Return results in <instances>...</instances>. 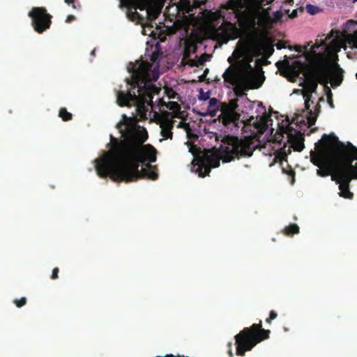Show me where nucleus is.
Listing matches in <instances>:
<instances>
[{
	"label": "nucleus",
	"instance_id": "obj_11",
	"mask_svg": "<svg viewBox=\"0 0 357 357\" xmlns=\"http://www.w3.org/2000/svg\"><path fill=\"white\" fill-rule=\"evenodd\" d=\"M331 146V158L335 162V167L337 165V162L333 156V151L336 147V142L332 139H328L326 142H322V138L316 143V147L318 149V152L311 151V162L317 167H321L327 163V158L325 155V151L326 149Z\"/></svg>",
	"mask_w": 357,
	"mask_h": 357
},
{
	"label": "nucleus",
	"instance_id": "obj_23",
	"mask_svg": "<svg viewBox=\"0 0 357 357\" xmlns=\"http://www.w3.org/2000/svg\"><path fill=\"white\" fill-rule=\"evenodd\" d=\"M59 116L64 121H68L72 119L73 115L68 112L66 107H61L59 110Z\"/></svg>",
	"mask_w": 357,
	"mask_h": 357
},
{
	"label": "nucleus",
	"instance_id": "obj_10",
	"mask_svg": "<svg viewBox=\"0 0 357 357\" xmlns=\"http://www.w3.org/2000/svg\"><path fill=\"white\" fill-rule=\"evenodd\" d=\"M31 19V25L35 31L42 33L50 29L52 16L47 13L44 7H33L29 13Z\"/></svg>",
	"mask_w": 357,
	"mask_h": 357
},
{
	"label": "nucleus",
	"instance_id": "obj_28",
	"mask_svg": "<svg viewBox=\"0 0 357 357\" xmlns=\"http://www.w3.org/2000/svg\"><path fill=\"white\" fill-rule=\"evenodd\" d=\"M59 268H57V267H56V268H54L53 269V271H52V275H51V278H52V280H56V279H57V278H58V273H59Z\"/></svg>",
	"mask_w": 357,
	"mask_h": 357
},
{
	"label": "nucleus",
	"instance_id": "obj_4",
	"mask_svg": "<svg viewBox=\"0 0 357 357\" xmlns=\"http://www.w3.org/2000/svg\"><path fill=\"white\" fill-rule=\"evenodd\" d=\"M286 72L288 74V80L294 82L301 73H303L305 82L302 83L303 91L302 93L305 98V107L309 109V107L314 102L311 100L312 94L317 90L318 82L323 83V79H327L328 69L324 66L311 68L301 61H295L290 65L286 64Z\"/></svg>",
	"mask_w": 357,
	"mask_h": 357
},
{
	"label": "nucleus",
	"instance_id": "obj_14",
	"mask_svg": "<svg viewBox=\"0 0 357 357\" xmlns=\"http://www.w3.org/2000/svg\"><path fill=\"white\" fill-rule=\"evenodd\" d=\"M280 130L283 133H286L288 138V142L291 144V147L294 149L295 151H301L305 148L304 145V137L303 135L300 132H295L292 133V129L287 126V127H281Z\"/></svg>",
	"mask_w": 357,
	"mask_h": 357
},
{
	"label": "nucleus",
	"instance_id": "obj_50",
	"mask_svg": "<svg viewBox=\"0 0 357 357\" xmlns=\"http://www.w3.org/2000/svg\"><path fill=\"white\" fill-rule=\"evenodd\" d=\"M356 77L357 78V73L356 74Z\"/></svg>",
	"mask_w": 357,
	"mask_h": 357
},
{
	"label": "nucleus",
	"instance_id": "obj_7",
	"mask_svg": "<svg viewBox=\"0 0 357 357\" xmlns=\"http://www.w3.org/2000/svg\"><path fill=\"white\" fill-rule=\"evenodd\" d=\"M352 179H357V162L355 165H351L350 162L344 164L337 162L332 180L339 183L340 197L346 199L353 198L354 194L349 190V183Z\"/></svg>",
	"mask_w": 357,
	"mask_h": 357
},
{
	"label": "nucleus",
	"instance_id": "obj_22",
	"mask_svg": "<svg viewBox=\"0 0 357 357\" xmlns=\"http://www.w3.org/2000/svg\"><path fill=\"white\" fill-rule=\"evenodd\" d=\"M123 126H126V123L123 122V121H120L117 123L116 125V128L119 130L120 132L121 133L122 136L124 137V139H126V137H128V135H129V132L132 130H141L140 129H138V128H130V129H128L127 131H126V130H123L122 129V127ZM145 130L144 128H143L142 130Z\"/></svg>",
	"mask_w": 357,
	"mask_h": 357
},
{
	"label": "nucleus",
	"instance_id": "obj_5",
	"mask_svg": "<svg viewBox=\"0 0 357 357\" xmlns=\"http://www.w3.org/2000/svg\"><path fill=\"white\" fill-rule=\"evenodd\" d=\"M224 82L234 86V91L238 97L244 96V92L250 89H257L261 86L264 79L257 75L243 73L236 67L229 66L222 75Z\"/></svg>",
	"mask_w": 357,
	"mask_h": 357
},
{
	"label": "nucleus",
	"instance_id": "obj_34",
	"mask_svg": "<svg viewBox=\"0 0 357 357\" xmlns=\"http://www.w3.org/2000/svg\"><path fill=\"white\" fill-rule=\"evenodd\" d=\"M208 71H209V70L208 68H206L204 70L203 75L200 77V79L202 81H203L204 79V78L207 76Z\"/></svg>",
	"mask_w": 357,
	"mask_h": 357
},
{
	"label": "nucleus",
	"instance_id": "obj_41",
	"mask_svg": "<svg viewBox=\"0 0 357 357\" xmlns=\"http://www.w3.org/2000/svg\"><path fill=\"white\" fill-rule=\"evenodd\" d=\"M229 354L230 357H233L234 356L233 353H232V351L231 350L229 351Z\"/></svg>",
	"mask_w": 357,
	"mask_h": 357
},
{
	"label": "nucleus",
	"instance_id": "obj_21",
	"mask_svg": "<svg viewBox=\"0 0 357 357\" xmlns=\"http://www.w3.org/2000/svg\"><path fill=\"white\" fill-rule=\"evenodd\" d=\"M265 4H266V2H264V3L261 5V8L259 10V12L254 13H248L252 14V15L260 13V15L261 17H263L266 20H270L271 19L270 14H269L270 8H264L263 6H264ZM246 13H245L244 15H245Z\"/></svg>",
	"mask_w": 357,
	"mask_h": 357
},
{
	"label": "nucleus",
	"instance_id": "obj_25",
	"mask_svg": "<svg viewBox=\"0 0 357 357\" xmlns=\"http://www.w3.org/2000/svg\"><path fill=\"white\" fill-rule=\"evenodd\" d=\"M306 10L310 15H315L320 11V8L318 6L308 4L306 6Z\"/></svg>",
	"mask_w": 357,
	"mask_h": 357
},
{
	"label": "nucleus",
	"instance_id": "obj_19",
	"mask_svg": "<svg viewBox=\"0 0 357 357\" xmlns=\"http://www.w3.org/2000/svg\"><path fill=\"white\" fill-rule=\"evenodd\" d=\"M345 42L351 47L357 49V30L345 36Z\"/></svg>",
	"mask_w": 357,
	"mask_h": 357
},
{
	"label": "nucleus",
	"instance_id": "obj_17",
	"mask_svg": "<svg viewBox=\"0 0 357 357\" xmlns=\"http://www.w3.org/2000/svg\"><path fill=\"white\" fill-rule=\"evenodd\" d=\"M305 109L307 113V123L309 124V126H312L315 124L318 114L321 111V105H320L319 102H318L315 106L314 111H312L310 109V106L309 107V109H307L305 107Z\"/></svg>",
	"mask_w": 357,
	"mask_h": 357
},
{
	"label": "nucleus",
	"instance_id": "obj_43",
	"mask_svg": "<svg viewBox=\"0 0 357 357\" xmlns=\"http://www.w3.org/2000/svg\"><path fill=\"white\" fill-rule=\"evenodd\" d=\"M323 100H324V97L323 96L319 98V102H321V101H323Z\"/></svg>",
	"mask_w": 357,
	"mask_h": 357
},
{
	"label": "nucleus",
	"instance_id": "obj_6",
	"mask_svg": "<svg viewBox=\"0 0 357 357\" xmlns=\"http://www.w3.org/2000/svg\"><path fill=\"white\" fill-rule=\"evenodd\" d=\"M270 330L262 328L260 320L258 324H253L250 327L244 328L235 335L236 355L245 356L248 351H251L257 344L269 338Z\"/></svg>",
	"mask_w": 357,
	"mask_h": 357
},
{
	"label": "nucleus",
	"instance_id": "obj_32",
	"mask_svg": "<svg viewBox=\"0 0 357 357\" xmlns=\"http://www.w3.org/2000/svg\"><path fill=\"white\" fill-rule=\"evenodd\" d=\"M274 16L276 20H280L282 17V14L280 11H276Z\"/></svg>",
	"mask_w": 357,
	"mask_h": 357
},
{
	"label": "nucleus",
	"instance_id": "obj_15",
	"mask_svg": "<svg viewBox=\"0 0 357 357\" xmlns=\"http://www.w3.org/2000/svg\"><path fill=\"white\" fill-rule=\"evenodd\" d=\"M324 66L328 69V73L326 75L327 79H323V83L327 84L328 83V79H331V84L333 88L340 86L343 81L342 69L340 68L337 63L335 64V67H337L338 70H333L326 66Z\"/></svg>",
	"mask_w": 357,
	"mask_h": 357
},
{
	"label": "nucleus",
	"instance_id": "obj_27",
	"mask_svg": "<svg viewBox=\"0 0 357 357\" xmlns=\"http://www.w3.org/2000/svg\"><path fill=\"white\" fill-rule=\"evenodd\" d=\"M327 101H328V103L330 105V107L331 108H334L335 106H334V104L333 102L332 93H331V90H329V93H328V94H327Z\"/></svg>",
	"mask_w": 357,
	"mask_h": 357
},
{
	"label": "nucleus",
	"instance_id": "obj_49",
	"mask_svg": "<svg viewBox=\"0 0 357 357\" xmlns=\"http://www.w3.org/2000/svg\"><path fill=\"white\" fill-rule=\"evenodd\" d=\"M356 1H357V0H353V2H354H354H356Z\"/></svg>",
	"mask_w": 357,
	"mask_h": 357
},
{
	"label": "nucleus",
	"instance_id": "obj_3",
	"mask_svg": "<svg viewBox=\"0 0 357 357\" xmlns=\"http://www.w3.org/2000/svg\"><path fill=\"white\" fill-rule=\"evenodd\" d=\"M253 151L251 139L227 135L224 137L217 152L208 151L202 156H195L192 162V170L204 178L209 174L212 167L220 166V160L229 162L235 158L250 157Z\"/></svg>",
	"mask_w": 357,
	"mask_h": 357
},
{
	"label": "nucleus",
	"instance_id": "obj_31",
	"mask_svg": "<svg viewBox=\"0 0 357 357\" xmlns=\"http://www.w3.org/2000/svg\"><path fill=\"white\" fill-rule=\"evenodd\" d=\"M65 1V3H66L68 5H72L73 8L76 9L77 8V6L75 3V0H64Z\"/></svg>",
	"mask_w": 357,
	"mask_h": 357
},
{
	"label": "nucleus",
	"instance_id": "obj_24",
	"mask_svg": "<svg viewBox=\"0 0 357 357\" xmlns=\"http://www.w3.org/2000/svg\"><path fill=\"white\" fill-rule=\"evenodd\" d=\"M319 169L317 170V174L320 176H327L331 174V170L328 167H319Z\"/></svg>",
	"mask_w": 357,
	"mask_h": 357
},
{
	"label": "nucleus",
	"instance_id": "obj_46",
	"mask_svg": "<svg viewBox=\"0 0 357 357\" xmlns=\"http://www.w3.org/2000/svg\"><path fill=\"white\" fill-rule=\"evenodd\" d=\"M123 118L128 120V119L127 118L126 115V114H123Z\"/></svg>",
	"mask_w": 357,
	"mask_h": 357
},
{
	"label": "nucleus",
	"instance_id": "obj_13",
	"mask_svg": "<svg viewBox=\"0 0 357 357\" xmlns=\"http://www.w3.org/2000/svg\"><path fill=\"white\" fill-rule=\"evenodd\" d=\"M157 121L161 128V136L167 139H172V129L175 121L170 119V113L168 111H163L162 115H158Z\"/></svg>",
	"mask_w": 357,
	"mask_h": 357
},
{
	"label": "nucleus",
	"instance_id": "obj_26",
	"mask_svg": "<svg viewBox=\"0 0 357 357\" xmlns=\"http://www.w3.org/2000/svg\"><path fill=\"white\" fill-rule=\"evenodd\" d=\"M14 303L17 307H22L26 305V298L25 297H22L20 299H15L14 300Z\"/></svg>",
	"mask_w": 357,
	"mask_h": 357
},
{
	"label": "nucleus",
	"instance_id": "obj_38",
	"mask_svg": "<svg viewBox=\"0 0 357 357\" xmlns=\"http://www.w3.org/2000/svg\"><path fill=\"white\" fill-rule=\"evenodd\" d=\"M297 16V10H293V12L291 13V14L290 15V17L291 18H294Z\"/></svg>",
	"mask_w": 357,
	"mask_h": 357
},
{
	"label": "nucleus",
	"instance_id": "obj_20",
	"mask_svg": "<svg viewBox=\"0 0 357 357\" xmlns=\"http://www.w3.org/2000/svg\"><path fill=\"white\" fill-rule=\"evenodd\" d=\"M300 228L296 224H290L283 229V234L288 236H291L294 234H298Z\"/></svg>",
	"mask_w": 357,
	"mask_h": 357
},
{
	"label": "nucleus",
	"instance_id": "obj_39",
	"mask_svg": "<svg viewBox=\"0 0 357 357\" xmlns=\"http://www.w3.org/2000/svg\"><path fill=\"white\" fill-rule=\"evenodd\" d=\"M296 50L298 52H301V47H297Z\"/></svg>",
	"mask_w": 357,
	"mask_h": 357
},
{
	"label": "nucleus",
	"instance_id": "obj_37",
	"mask_svg": "<svg viewBox=\"0 0 357 357\" xmlns=\"http://www.w3.org/2000/svg\"><path fill=\"white\" fill-rule=\"evenodd\" d=\"M217 103V99L213 98L209 100V104L211 106L215 105Z\"/></svg>",
	"mask_w": 357,
	"mask_h": 357
},
{
	"label": "nucleus",
	"instance_id": "obj_47",
	"mask_svg": "<svg viewBox=\"0 0 357 357\" xmlns=\"http://www.w3.org/2000/svg\"><path fill=\"white\" fill-rule=\"evenodd\" d=\"M228 61H229V62H231V57H229V58L228 59Z\"/></svg>",
	"mask_w": 357,
	"mask_h": 357
},
{
	"label": "nucleus",
	"instance_id": "obj_44",
	"mask_svg": "<svg viewBox=\"0 0 357 357\" xmlns=\"http://www.w3.org/2000/svg\"><path fill=\"white\" fill-rule=\"evenodd\" d=\"M208 96H206V97H205V96H203V99H204V100H206V99H208Z\"/></svg>",
	"mask_w": 357,
	"mask_h": 357
},
{
	"label": "nucleus",
	"instance_id": "obj_48",
	"mask_svg": "<svg viewBox=\"0 0 357 357\" xmlns=\"http://www.w3.org/2000/svg\"><path fill=\"white\" fill-rule=\"evenodd\" d=\"M181 126H182V123H179L178 127H181Z\"/></svg>",
	"mask_w": 357,
	"mask_h": 357
},
{
	"label": "nucleus",
	"instance_id": "obj_33",
	"mask_svg": "<svg viewBox=\"0 0 357 357\" xmlns=\"http://www.w3.org/2000/svg\"><path fill=\"white\" fill-rule=\"evenodd\" d=\"M276 47L278 50H281L282 48L286 47L284 43L282 41L278 42L276 45Z\"/></svg>",
	"mask_w": 357,
	"mask_h": 357
},
{
	"label": "nucleus",
	"instance_id": "obj_30",
	"mask_svg": "<svg viewBox=\"0 0 357 357\" xmlns=\"http://www.w3.org/2000/svg\"><path fill=\"white\" fill-rule=\"evenodd\" d=\"M278 316V314L274 311L271 310L269 314V319H275Z\"/></svg>",
	"mask_w": 357,
	"mask_h": 357
},
{
	"label": "nucleus",
	"instance_id": "obj_8",
	"mask_svg": "<svg viewBox=\"0 0 357 357\" xmlns=\"http://www.w3.org/2000/svg\"><path fill=\"white\" fill-rule=\"evenodd\" d=\"M328 139H332L336 142V147L333 151V156L339 163H351L353 165L354 160H357V147L354 146L351 142L344 144L340 141L338 137L334 133L330 135L324 134L322 136V142H326Z\"/></svg>",
	"mask_w": 357,
	"mask_h": 357
},
{
	"label": "nucleus",
	"instance_id": "obj_2",
	"mask_svg": "<svg viewBox=\"0 0 357 357\" xmlns=\"http://www.w3.org/2000/svg\"><path fill=\"white\" fill-rule=\"evenodd\" d=\"M160 52H153L151 56L152 63L142 61H136L135 63L130 62L128 66V71L131 74L130 79H126L128 85L130 89L127 93L119 91L117 93V103L120 107H130L132 104L135 105L139 110L148 111V106L151 109L156 108L153 103V95L158 94L160 89L157 87L151 81H156L159 75L155 68L151 70L153 63L159 60ZM167 102L159 98L157 107L162 115L163 111H166L163 107H167Z\"/></svg>",
	"mask_w": 357,
	"mask_h": 357
},
{
	"label": "nucleus",
	"instance_id": "obj_45",
	"mask_svg": "<svg viewBox=\"0 0 357 357\" xmlns=\"http://www.w3.org/2000/svg\"><path fill=\"white\" fill-rule=\"evenodd\" d=\"M208 96H206V97H205V96H203V99H204V100H206V99H208Z\"/></svg>",
	"mask_w": 357,
	"mask_h": 357
},
{
	"label": "nucleus",
	"instance_id": "obj_1",
	"mask_svg": "<svg viewBox=\"0 0 357 357\" xmlns=\"http://www.w3.org/2000/svg\"><path fill=\"white\" fill-rule=\"evenodd\" d=\"M148 137L146 130H132L124 139L111 135L109 150L94 160L97 174L115 182L157 180L158 169L150 163L156 161L158 151L151 144H144Z\"/></svg>",
	"mask_w": 357,
	"mask_h": 357
},
{
	"label": "nucleus",
	"instance_id": "obj_36",
	"mask_svg": "<svg viewBox=\"0 0 357 357\" xmlns=\"http://www.w3.org/2000/svg\"><path fill=\"white\" fill-rule=\"evenodd\" d=\"M75 19V17L74 15H70L66 18V22H71Z\"/></svg>",
	"mask_w": 357,
	"mask_h": 357
},
{
	"label": "nucleus",
	"instance_id": "obj_35",
	"mask_svg": "<svg viewBox=\"0 0 357 357\" xmlns=\"http://www.w3.org/2000/svg\"><path fill=\"white\" fill-rule=\"evenodd\" d=\"M266 50L269 55H271L274 51L273 47L272 46H268Z\"/></svg>",
	"mask_w": 357,
	"mask_h": 357
},
{
	"label": "nucleus",
	"instance_id": "obj_16",
	"mask_svg": "<svg viewBox=\"0 0 357 357\" xmlns=\"http://www.w3.org/2000/svg\"><path fill=\"white\" fill-rule=\"evenodd\" d=\"M167 109L172 111L169 112L170 113V119L182 118L181 106L178 102L174 101L168 102L167 104Z\"/></svg>",
	"mask_w": 357,
	"mask_h": 357
},
{
	"label": "nucleus",
	"instance_id": "obj_9",
	"mask_svg": "<svg viewBox=\"0 0 357 357\" xmlns=\"http://www.w3.org/2000/svg\"><path fill=\"white\" fill-rule=\"evenodd\" d=\"M264 2L268 4L266 0H229L226 5L227 10H231L235 18H238L245 13H257L261 8Z\"/></svg>",
	"mask_w": 357,
	"mask_h": 357
},
{
	"label": "nucleus",
	"instance_id": "obj_29",
	"mask_svg": "<svg viewBox=\"0 0 357 357\" xmlns=\"http://www.w3.org/2000/svg\"><path fill=\"white\" fill-rule=\"evenodd\" d=\"M204 63V61L199 59H197V61H192L191 66H199L200 65H202Z\"/></svg>",
	"mask_w": 357,
	"mask_h": 357
},
{
	"label": "nucleus",
	"instance_id": "obj_18",
	"mask_svg": "<svg viewBox=\"0 0 357 357\" xmlns=\"http://www.w3.org/2000/svg\"><path fill=\"white\" fill-rule=\"evenodd\" d=\"M132 8L135 9V10H134V11H132V10H129L127 12V14H126V15H127V17H128L130 20H131V21H132V22H135V21H137V20H141V19H142V17H141L140 15L139 14V13H137V12L136 11V9H137V8H139V10H144V6H143V5H142V6H137L136 5H134V6H132Z\"/></svg>",
	"mask_w": 357,
	"mask_h": 357
},
{
	"label": "nucleus",
	"instance_id": "obj_12",
	"mask_svg": "<svg viewBox=\"0 0 357 357\" xmlns=\"http://www.w3.org/2000/svg\"><path fill=\"white\" fill-rule=\"evenodd\" d=\"M238 107V99L234 98L230 100L222 108L219 119L225 126H228L231 123H236L238 121L240 115L236 112Z\"/></svg>",
	"mask_w": 357,
	"mask_h": 357
},
{
	"label": "nucleus",
	"instance_id": "obj_40",
	"mask_svg": "<svg viewBox=\"0 0 357 357\" xmlns=\"http://www.w3.org/2000/svg\"><path fill=\"white\" fill-rule=\"evenodd\" d=\"M271 321H272V319H269V317H268V318L266 319V321L268 324H271Z\"/></svg>",
	"mask_w": 357,
	"mask_h": 357
},
{
	"label": "nucleus",
	"instance_id": "obj_42",
	"mask_svg": "<svg viewBox=\"0 0 357 357\" xmlns=\"http://www.w3.org/2000/svg\"><path fill=\"white\" fill-rule=\"evenodd\" d=\"M319 47V45H314L313 47H312V49L314 50L316 48H318Z\"/></svg>",
	"mask_w": 357,
	"mask_h": 357
}]
</instances>
